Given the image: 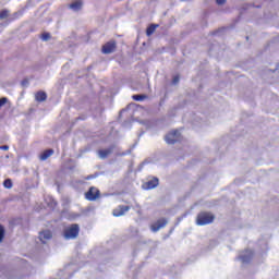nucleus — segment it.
Returning a JSON list of instances; mask_svg holds the SVG:
<instances>
[{
    "mask_svg": "<svg viewBox=\"0 0 279 279\" xmlns=\"http://www.w3.org/2000/svg\"><path fill=\"white\" fill-rule=\"evenodd\" d=\"M215 221V215L209 211H201L196 217V226H208Z\"/></svg>",
    "mask_w": 279,
    "mask_h": 279,
    "instance_id": "nucleus-1",
    "label": "nucleus"
},
{
    "mask_svg": "<svg viewBox=\"0 0 279 279\" xmlns=\"http://www.w3.org/2000/svg\"><path fill=\"white\" fill-rule=\"evenodd\" d=\"M63 236L68 241L71 239H77V236H80V225L73 223L70 227H66L63 231Z\"/></svg>",
    "mask_w": 279,
    "mask_h": 279,
    "instance_id": "nucleus-2",
    "label": "nucleus"
},
{
    "mask_svg": "<svg viewBox=\"0 0 279 279\" xmlns=\"http://www.w3.org/2000/svg\"><path fill=\"white\" fill-rule=\"evenodd\" d=\"M99 197H101V192L95 186H90L85 193V199H87V202H97Z\"/></svg>",
    "mask_w": 279,
    "mask_h": 279,
    "instance_id": "nucleus-3",
    "label": "nucleus"
},
{
    "mask_svg": "<svg viewBox=\"0 0 279 279\" xmlns=\"http://www.w3.org/2000/svg\"><path fill=\"white\" fill-rule=\"evenodd\" d=\"M180 138H181L180 131L174 130L166 135L165 141L168 145H175V143H178Z\"/></svg>",
    "mask_w": 279,
    "mask_h": 279,
    "instance_id": "nucleus-4",
    "label": "nucleus"
},
{
    "mask_svg": "<svg viewBox=\"0 0 279 279\" xmlns=\"http://www.w3.org/2000/svg\"><path fill=\"white\" fill-rule=\"evenodd\" d=\"M101 51L105 54L114 53V51H117V41L111 40V41L106 43L102 46Z\"/></svg>",
    "mask_w": 279,
    "mask_h": 279,
    "instance_id": "nucleus-5",
    "label": "nucleus"
},
{
    "mask_svg": "<svg viewBox=\"0 0 279 279\" xmlns=\"http://www.w3.org/2000/svg\"><path fill=\"white\" fill-rule=\"evenodd\" d=\"M131 208V206L119 205L112 210V215L113 217H123V215H125V213H129Z\"/></svg>",
    "mask_w": 279,
    "mask_h": 279,
    "instance_id": "nucleus-6",
    "label": "nucleus"
},
{
    "mask_svg": "<svg viewBox=\"0 0 279 279\" xmlns=\"http://www.w3.org/2000/svg\"><path fill=\"white\" fill-rule=\"evenodd\" d=\"M158 184H160V181L158 178L154 177L151 180H148L143 184V189H145V191H151V189H156Z\"/></svg>",
    "mask_w": 279,
    "mask_h": 279,
    "instance_id": "nucleus-7",
    "label": "nucleus"
},
{
    "mask_svg": "<svg viewBox=\"0 0 279 279\" xmlns=\"http://www.w3.org/2000/svg\"><path fill=\"white\" fill-rule=\"evenodd\" d=\"M168 221L166 218L158 219L155 223L150 226L151 232H158L161 228H165L167 226Z\"/></svg>",
    "mask_w": 279,
    "mask_h": 279,
    "instance_id": "nucleus-8",
    "label": "nucleus"
},
{
    "mask_svg": "<svg viewBox=\"0 0 279 279\" xmlns=\"http://www.w3.org/2000/svg\"><path fill=\"white\" fill-rule=\"evenodd\" d=\"M53 236L50 230H45L39 232V240L41 243H47V241H50V239Z\"/></svg>",
    "mask_w": 279,
    "mask_h": 279,
    "instance_id": "nucleus-9",
    "label": "nucleus"
},
{
    "mask_svg": "<svg viewBox=\"0 0 279 279\" xmlns=\"http://www.w3.org/2000/svg\"><path fill=\"white\" fill-rule=\"evenodd\" d=\"M112 149H114L113 146L107 148V149H100L98 150V156L99 158H101L102 160L108 158V156H110V154H112Z\"/></svg>",
    "mask_w": 279,
    "mask_h": 279,
    "instance_id": "nucleus-10",
    "label": "nucleus"
},
{
    "mask_svg": "<svg viewBox=\"0 0 279 279\" xmlns=\"http://www.w3.org/2000/svg\"><path fill=\"white\" fill-rule=\"evenodd\" d=\"M84 5V2H82V0H76L74 2H72L69 8L71 10H73L74 12H80V10H82V7Z\"/></svg>",
    "mask_w": 279,
    "mask_h": 279,
    "instance_id": "nucleus-11",
    "label": "nucleus"
},
{
    "mask_svg": "<svg viewBox=\"0 0 279 279\" xmlns=\"http://www.w3.org/2000/svg\"><path fill=\"white\" fill-rule=\"evenodd\" d=\"M36 101L43 102L47 101V93L39 90L35 94Z\"/></svg>",
    "mask_w": 279,
    "mask_h": 279,
    "instance_id": "nucleus-12",
    "label": "nucleus"
},
{
    "mask_svg": "<svg viewBox=\"0 0 279 279\" xmlns=\"http://www.w3.org/2000/svg\"><path fill=\"white\" fill-rule=\"evenodd\" d=\"M51 156H53V149H46L39 156V160H47L48 158H51Z\"/></svg>",
    "mask_w": 279,
    "mask_h": 279,
    "instance_id": "nucleus-13",
    "label": "nucleus"
},
{
    "mask_svg": "<svg viewBox=\"0 0 279 279\" xmlns=\"http://www.w3.org/2000/svg\"><path fill=\"white\" fill-rule=\"evenodd\" d=\"M157 27H158V24H150L146 29V36H151V34L156 32Z\"/></svg>",
    "mask_w": 279,
    "mask_h": 279,
    "instance_id": "nucleus-14",
    "label": "nucleus"
},
{
    "mask_svg": "<svg viewBox=\"0 0 279 279\" xmlns=\"http://www.w3.org/2000/svg\"><path fill=\"white\" fill-rule=\"evenodd\" d=\"M132 99L134 101H145V99H147V95L145 94H141V95H133Z\"/></svg>",
    "mask_w": 279,
    "mask_h": 279,
    "instance_id": "nucleus-15",
    "label": "nucleus"
},
{
    "mask_svg": "<svg viewBox=\"0 0 279 279\" xmlns=\"http://www.w3.org/2000/svg\"><path fill=\"white\" fill-rule=\"evenodd\" d=\"M10 12L8 10L0 11V20L3 21V19H8Z\"/></svg>",
    "mask_w": 279,
    "mask_h": 279,
    "instance_id": "nucleus-16",
    "label": "nucleus"
},
{
    "mask_svg": "<svg viewBox=\"0 0 279 279\" xmlns=\"http://www.w3.org/2000/svg\"><path fill=\"white\" fill-rule=\"evenodd\" d=\"M5 239V229L0 225V243Z\"/></svg>",
    "mask_w": 279,
    "mask_h": 279,
    "instance_id": "nucleus-17",
    "label": "nucleus"
},
{
    "mask_svg": "<svg viewBox=\"0 0 279 279\" xmlns=\"http://www.w3.org/2000/svg\"><path fill=\"white\" fill-rule=\"evenodd\" d=\"M4 189H12V180L5 179L3 182Z\"/></svg>",
    "mask_w": 279,
    "mask_h": 279,
    "instance_id": "nucleus-18",
    "label": "nucleus"
},
{
    "mask_svg": "<svg viewBox=\"0 0 279 279\" xmlns=\"http://www.w3.org/2000/svg\"><path fill=\"white\" fill-rule=\"evenodd\" d=\"M51 39V34L50 33H44L41 34V40L47 41Z\"/></svg>",
    "mask_w": 279,
    "mask_h": 279,
    "instance_id": "nucleus-19",
    "label": "nucleus"
},
{
    "mask_svg": "<svg viewBox=\"0 0 279 279\" xmlns=\"http://www.w3.org/2000/svg\"><path fill=\"white\" fill-rule=\"evenodd\" d=\"M5 104H8V98L7 97L0 98V109L3 108V106H5Z\"/></svg>",
    "mask_w": 279,
    "mask_h": 279,
    "instance_id": "nucleus-20",
    "label": "nucleus"
},
{
    "mask_svg": "<svg viewBox=\"0 0 279 279\" xmlns=\"http://www.w3.org/2000/svg\"><path fill=\"white\" fill-rule=\"evenodd\" d=\"M180 82V76H174L173 78H172V84H178Z\"/></svg>",
    "mask_w": 279,
    "mask_h": 279,
    "instance_id": "nucleus-21",
    "label": "nucleus"
},
{
    "mask_svg": "<svg viewBox=\"0 0 279 279\" xmlns=\"http://www.w3.org/2000/svg\"><path fill=\"white\" fill-rule=\"evenodd\" d=\"M0 149H2L3 151H8V149H10V146L3 145V146H0Z\"/></svg>",
    "mask_w": 279,
    "mask_h": 279,
    "instance_id": "nucleus-22",
    "label": "nucleus"
},
{
    "mask_svg": "<svg viewBox=\"0 0 279 279\" xmlns=\"http://www.w3.org/2000/svg\"><path fill=\"white\" fill-rule=\"evenodd\" d=\"M218 5H223V3H226V0H216Z\"/></svg>",
    "mask_w": 279,
    "mask_h": 279,
    "instance_id": "nucleus-23",
    "label": "nucleus"
},
{
    "mask_svg": "<svg viewBox=\"0 0 279 279\" xmlns=\"http://www.w3.org/2000/svg\"><path fill=\"white\" fill-rule=\"evenodd\" d=\"M241 259L243 260V263H245V257H241Z\"/></svg>",
    "mask_w": 279,
    "mask_h": 279,
    "instance_id": "nucleus-24",
    "label": "nucleus"
},
{
    "mask_svg": "<svg viewBox=\"0 0 279 279\" xmlns=\"http://www.w3.org/2000/svg\"><path fill=\"white\" fill-rule=\"evenodd\" d=\"M80 119L84 120V118H77V121H80Z\"/></svg>",
    "mask_w": 279,
    "mask_h": 279,
    "instance_id": "nucleus-25",
    "label": "nucleus"
}]
</instances>
